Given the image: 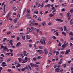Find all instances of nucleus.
Here are the masks:
<instances>
[{
	"instance_id": "nucleus-1",
	"label": "nucleus",
	"mask_w": 73,
	"mask_h": 73,
	"mask_svg": "<svg viewBox=\"0 0 73 73\" xmlns=\"http://www.w3.org/2000/svg\"><path fill=\"white\" fill-rule=\"evenodd\" d=\"M41 40H41L40 41V43L42 44H44V45H46V43L45 42V41H46V38L44 37H42L41 38Z\"/></svg>"
},
{
	"instance_id": "nucleus-2",
	"label": "nucleus",
	"mask_w": 73,
	"mask_h": 73,
	"mask_svg": "<svg viewBox=\"0 0 73 73\" xmlns=\"http://www.w3.org/2000/svg\"><path fill=\"white\" fill-rule=\"evenodd\" d=\"M1 49H3V50H5L6 49H8V48H7V46H2L1 47Z\"/></svg>"
},
{
	"instance_id": "nucleus-3",
	"label": "nucleus",
	"mask_w": 73,
	"mask_h": 73,
	"mask_svg": "<svg viewBox=\"0 0 73 73\" xmlns=\"http://www.w3.org/2000/svg\"><path fill=\"white\" fill-rule=\"evenodd\" d=\"M70 52V49H69L68 50H66L65 52V54H68V53Z\"/></svg>"
},
{
	"instance_id": "nucleus-4",
	"label": "nucleus",
	"mask_w": 73,
	"mask_h": 73,
	"mask_svg": "<svg viewBox=\"0 0 73 73\" xmlns=\"http://www.w3.org/2000/svg\"><path fill=\"white\" fill-rule=\"evenodd\" d=\"M55 20L56 21H60V22H63V20H62L60 19H55Z\"/></svg>"
},
{
	"instance_id": "nucleus-5",
	"label": "nucleus",
	"mask_w": 73,
	"mask_h": 73,
	"mask_svg": "<svg viewBox=\"0 0 73 73\" xmlns=\"http://www.w3.org/2000/svg\"><path fill=\"white\" fill-rule=\"evenodd\" d=\"M44 52L45 53V54H47L48 53V49L45 48L44 49Z\"/></svg>"
},
{
	"instance_id": "nucleus-6",
	"label": "nucleus",
	"mask_w": 73,
	"mask_h": 73,
	"mask_svg": "<svg viewBox=\"0 0 73 73\" xmlns=\"http://www.w3.org/2000/svg\"><path fill=\"white\" fill-rule=\"evenodd\" d=\"M27 31H28V32H32V30H31V29H30V28H29V27H27Z\"/></svg>"
},
{
	"instance_id": "nucleus-7",
	"label": "nucleus",
	"mask_w": 73,
	"mask_h": 73,
	"mask_svg": "<svg viewBox=\"0 0 73 73\" xmlns=\"http://www.w3.org/2000/svg\"><path fill=\"white\" fill-rule=\"evenodd\" d=\"M52 51H50L49 54H48V56L49 57H50V56H52Z\"/></svg>"
},
{
	"instance_id": "nucleus-8",
	"label": "nucleus",
	"mask_w": 73,
	"mask_h": 73,
	"mask_svg": "<svg viewBox=\"0 0 73 73\" xmlns=\"http://www.w3.org/2000/svg\"><path fill=\"white\" fill-rule=\"evenodd\" d=\"M20 45H21V43H20V42H18L16 45V46L17 47H18V46H20Z\"/></svg>"
},
{
	"instance_id": "nucleus-9",
	"label": "nucleus",
	"mask_w": 73,
	"mask_h": 73,
	"mask_svg": "<svg viewBox=\"0 0 73 73\" xmlns=\"http://www.w3.org/2000/svg\"><path fill=\"white\" fill-rule=\"evenodd\" d=\"M63 60V59H60L59 62L58 63V64H59V65H61V64H62V61Z\"/></svg>"
},
{
	"instance_id": "nucleus-10",
	"label": "nucleus",
	"mask_w": 73,
	"mask_h": 73,
	"mask_svg": "<svg viewBox=\"0 0 73 73\" xmlns=\"http://www.w3.org/2000/svg\"><path fill=\"white\" fill-rule=\"evenodd\" d=\"M13 41L12 40H10L9 41V43L10 44L11 46H13V44L12 43Z\"/></svg>"
},
{
	"instance_id": "nucleus-11",
	"label": "nucleus",
	"mask_w": 73,
	"mask_h": 73,
	"mask_svg": "<svg viewBox=\"0 0 73 73\" xmlns=\"http://www.w3.org/2000/svg\"><path fill=\"white\" fill-rule=\"evenodd\" d=\"M13 28H14V26H13V25H12L9 28V29L10 30H11V29H13Z\"/></svg>"
},
{
	"instance_id": "nucleus-12",
	"label": "nucleus",
	"mask_w": 73,
	"mask_h": 73,
	"mask_svg": "<svg viewBox=\"0 0 73 73\" xmlns=\"http://www.w3.org/2000/svg\"><path fill=\"white\" fill-rule=\"evenodd\" d=\"M55 72H59V70H60V69L59 68H57L55 69Z\"/></svg>"
},
{
	"instance_id": "nucleus-13",
	"label": "nucleus",
	"mask_w": 73,
	"mask_h": 73,
	"mask_svg": "<svg viewBox=\"0 0 73 73\" xmlns=\"http://www.w3.org/2000/svg\"><path fill=\"white\" fill-rule=\"evenodd\" d=\"M17 64L18 65H17L16 66V67H18V68H20V66H21L20 64L18 63H17Z\"/></svg>"
},
{
	"instance_id": "nucleus-14",
	"label": "nucleus",
	"mask_w": 73,
	"mask_h": 73,
	"mask_svg": "<svg viewBox=\"0 0 73 73\" xmlns=\"http://www.w3.org/2000/svg\"><path fill=\"white\" fill-rule=\"evenodd\" d=\"M30 65L31 66V67H32V68L33 67V66H34V64H33V63H30Z\"/></svg>"
},
{
	"instance_id": "nucleus-15",
	"label": "nucleus",
	"mask_w": 73,
	"mask_h": 73,
	"mask_svg": "<svg viewBox=\"0 0 73 73\" xmlns=\"http://www.w3.org/2000/svg\"><path fill=\"white\" fill-rule=\"evenodd\" d=\"M26 53H27V52H26V51H24L23 52V54L24 56H25V54H26Z\"/></svg>"
},
{
	"instance_id": "nucleus-16",
	"label": "nucleus",
	"mask_w": 73,
	"mask_h": 73,
	"mask_svg": "<svg viewBox=\"0 0 73 73\" xmlns=\"http://www.w3.org/2000/svg\"><path fill=\"white\" fill-rule=\"evenodd\" d=\"M31 29H32V31H35V30H36V28L31 27Z\"/></svg>"
},
{
	"instance_id": "nucleus-17",
	"label": "nucleus",
	"mask_w": 73,
	"mask_h": 73,
	"mask_svg": "<svg viewBox=\"0 0 73 73\" xmlns=\"http://www.w3.org/2000/svg\"><path fill=\"white\" fill-rule=\"evenodd\" d=\"M34 13H35L36 14H38V12L37 11H35L34 12Z\"/></svg>"
},
{
	"instance_id": "nucleus-18",
	"label": "nucleus",
	"mask_w": 73,
	"mask_h": 73,
	"mask_svg": "<svg viewBox=\"0 0 73 73\" xmlns=\"http://www.w3.org/2000/svg\"><path fill=\"white\" fill-rule=\"evenodd\" d=\"M37 20L38 21H41V18L39 17L38 18Z\"/></svg>"
},
{
	"instance_id": "nucleus-19",
	"label": "nucleus",
	"mask_w": 73,
	"mask_h": 73,
	"mask_svg": "<svg viewBox=\"0 0 73 73\" xmlns=\"http://www.w3.org/2000/svg\"><path fill=\"white\" fill-rule=\"evenodd\" d=\"M62 34H63L65 36H66V33H65L64 31L62 32Z\"/></svg>"
},
{
	"instance_id": "nucleus-20",
	"label": "nucleus",
	"mask_w": 73,
	"mask_h": 73,
	"mask_svg": "<svg viewBox=\"0 0 73 73\" xmlns=\"http://www.w3.org/2000/svg\"><path fill=\"white\" fill-rule=\"evenodd\" d=\"M38 48L40 49H43V47H42V46H39L38 47Z\"/></svg>"
},
{
	"instance_id": "nucleus-21",
	"label": "nucleus",
	"mask_w": 73,
	"mask_h": 73,
	"mask_svg": "<svg viewBox=\"0 0 73 73\" xmlns=\"http://www.w3.org/2000/svg\"><path fill=\"white\" fill-rule=\"evenodd\" d=\"M25 60L26 62L28 61V58L27 57H26L25 58Z\"/></svg>"
},
{
	"instance_id": "nucleus-22",
	"label": "nucleus",
	"mask_w": 73,
	"mask_h": 73,
	"mask_svg": "<svg viewBox=\"0 0 73 73\" xmlns=\"http://www.w3.org/2000/svg\"><path fill=\"white\" fill-rule=\"evenodd\" d=\"M13 9L14 11H16L17 10V8L15 7H14L13 8Z\"/></svg>"
},
{
	"instance_id": "nucleus-23",
	"label": "nucleus",
	"mask_w": 73,
	"mask_h": 73,
	"mask_svg": "<svg viewBox=\"0 0 73 73\" xmlns=\"http://www.w3.org/2000/svg\"><path fill=\"white\" fill-rule=\"evenodd\" d=\"M14 24H16L17 23V19H15L14 20Z\"/></svg>"
},
{
	"instance_id": "nucleus-24",
	"label": "nucleus",
	"mask_w": 73,
	"mask_h": 73,
	"mask_svg": "<svg viewBox=\"0 0 73 73\" xmlns=\"http://www.w3.org/2000/svg\"><path fill=\"white\" fill-rule=\"evenodd\" d=\"M6 6V5H4V10H3L4 12H5V7Z\"/></svg>"
},
{
	"instance_id": "nucleus-25",
	"label": "nucleus",
	"mask_w": 73,
	"mask_h": 73,
	"mask_svg": "<svg viewBox=\"0 0 73 73\" xmlns=\"http://www.w3.org/2000/svg\"><path fill=\"white\" fill-rule=\"evenodd\" d=\"M26 38H27V39H28L29 40L30 39V38H31V37H29V36H28V35L27 36Z\"/></svg>"
},
{
	"instance_id": "nucleus-26",
	"label": "nucleus",
	"mask_w": 73,
	"mask_h": 73,
	"mask_svg": "<svg viewBox=\"0 0 73 73\" xmlns=\"http://www.w3.org/2000/svg\"><path fill=\"white\" fill-rule=\"evenodd\" d=\"M3 70V67H0V73H1V71Z\"/></svg>"
},
{
	"instance_id": "nucleus-27",
	"label": "nucleus",
	"mask_w": 73,
	"mask_h": 73,
	"mask_svg": "<svg viewBox=\"0 0 73 73\" xmlns=\"http://www.w3.org/2000/svg\"><path fill=\"white\" fill-rule=\"evenodd\" d=\"M41 58H42V57H41V56H38L36 58L38 60H39V59H41Z\"/></svg>"
},
{
	"instance_id": "nucleus-28",
	"label": "nucleus",
	"mask_w": 73,
	"mask_h": 73,
	"mask_svg": "<svg viewBox=\"0 0 73 73\" xmlns=\"http://www.w3.org/2000/svg\"><path fill=\"white\" fill-rule=\"evenodd\" d=\"M58 54H59V52L58 51H56V56H58Z\"/></svg>"
},
{
	"instance_id": "nucleus-29",
	"label": "nucleus",
	"mask_w": 73,
	"mask_h": 73,
	"mask_svg": "<svg viewBox=\"0 0 73 73\" xmlns=\"http://www.w3.org/2000/svg\"><path fill=\"white\" fill-rule=\"evenodd\" d=\"M64 30L65 31H66V30H67L66 27V26L64 27Z\"/></svg>"
},
{
	"instance_id": "nucleus-30",
	"label": "nucleus",
	"mask_w": 73,
	"mask_h": 73,
	"mask_svg": "<svg viewBox=\"0 0 73 73\" xmlns=\"http://www.w3.org/2000/svg\"><path fill=\"white\" fill-rule=\"evenodd\" d=\"M50 6H51V5L50 4L46 5V6L47 7H50Z\"/></svg>"
},
{
	"instance_id": "nucleus-31",
	"label": "nucleus",
	"mask_w": 73,
	"mask_h": 73,
	"mask_svg": "<svg viewBox=\"0 0 73 73\" xmlns=\"http://www.w3.org/2000/svg\"><path fill=\"white\" fill-rule=\"evenodd\" d=\"M42 25H43V26H45V25H46L45 22H43L42 24Z\"/></svg>"
},
{
	"instance_id": "nucleus-32",
	"label": "nucleus",
	"mask_w": 73,
	"mask_h": 73,
	"mask_svg": "<svg viewBox=\"0 0 73 73\" xmlns=\"http://www.w3.org/2000/svg\"><path fill=\"white\" fill-rule=\"evenodd\" d=\"M33 24L35 25H38V23H37L34 22L33 23Z\"/></svg>"
},
{
	"instance_id": "nucleus-33",
	"label": "nucleus",
	"mask_w": 73,
	"mask_h": 73,
	"mask_svg": "<svg viewBox=\"0 0 73 73\" xmlns=\"http://www.w3.org/2000/svg\"><path fill=\"white\" fill-rule=\"evenodd\" d=\"M70 15V13L68 12L67 14V17H69V15Z\"/></svg>"
},
{
	"instance_id": "nucleus-34",
	"label": "nucleus",
	"mask_w": 73,
	"mask_h": 73,
	"mask_svg": "<svg viewBox=\"0 0 73 73\" xmlns=\"http://www.w3.org/2000/svg\"><path fill=\"white\" fill-rule=\"evenodd\" d=\"M22 38L23 40H25V36H23L22 37Z\"/></svg>"
},
{
	"instance_id": "nucleus-35",
	"label": "nucleus",
	"mask_w": 73,
	"mask_h": 73,
	"mask_svg": "<svg viewBox=\"0 0 73 73\" xmlns=\"http://www.w3.org/2000/svg\"><path fill=\"white\" fill-rule=\"evenodd\" d=\"M44 53V52L43 51H40L39 52V54H42Z\"/></svg>"
},
{
	"instance_id": "nucleus-36",
	"label": "nucleus",
	"mask_w": 73,
	"mask_h": 73,
	"mask_svg": "<svg viewBox=\"0 0 73 73\" xmlns=\"http://www.w3.org/2000/svg\"><path fill=\"white\" fill-rule=\"evenodd\" d=\"M34 66H35V67H38L39 66L38 65L35 64L34 65Z\"/></svg>"
},
{
	"instance_id": "nucleus-37",
	"label": "nucleus",
	"mask_w": 73,
	"mask_h": 73,
	"mask_svg": "<svg viewBox=\"0 0 73 73\" xmlns=\"http://www.w3.org/2000/svg\"><path fill=\"white\" fill-rule=\"evenodd\" d=\"M27 11L28 12V13H30L31 12V11H30V10H29V9H28L27 10Z\"/></svg>"
},
{
	"instance_id": "nucleus-38",
	"label": "nucleus",
	"mask_w": 73,
	"mask_h": 73,
	"mask_svg": "<svg viewBox=\"0 0 73 73\" xmlns=\"http://www.w3.org/2000/svg\"><path fill=\"white\" fill-rule=\"evenodd\" d=\"M37 16L36 15H34L33 16V18L34 19H36V18H37Z\"/></svg>"
},
{
	"instance_id": "nucleus-39",
	"label": "nucleus",
	"mask_w": 73,
	"mask_h": 73,
	"mask_svg": "<svg viewBox=\"0 0 73 73\" xmlns=\"http://www.w3.org/2000/svg\"><path fill=\"white\" fill-rule=\"evenodd\" d=\"M25 12H26V9L25 8H24V10H23V14L25 13Z\"/></svg>"
},
{
	"instance_id": "nucleus-40",
	"label": "nucleus",
	"mask_w": 73,
	"mask_h": 73,
	"mask_svg": "<svg viewBox=\"0 0 73 73\" xmlns=\"http://www.w3.org/2000/svg\"><path fill=\"white\" fill-rule=\"evenodd\" d=\"M7 65L6 64H2V66L3 67H5V66H7Z\"/></svg>"
},
{
	"instance_id": "nucleus-41",
	"label": "nucleus",
	"mask_w": 73,
	"mask_h": 73,
	"mask_svg": "<svg viewBox=\"0 0 73 73\" xmlns=\"http://www.w3.org/2000/svg\"><path fill=\"white\" fill-rule=\"evenodd\" d=\"M33 61H36V58L35 57H34L33 58Z\"/></svg>"
},
{
	"instance_id": "nucleus-42",
	"label": "nucleus",
	"mask_w": 73,
	"mask_h": 73,
	"mask_svg": "<svg viewBox=\"0 0 73 73\" xmlns=\"http://www.w3.org/2000/svg\"><path fill=\"white\" fill-rule=\"evenodd\" d=\"M62 48H66V47L65 44H64L63 45H62Z\"/></svg>"
},
{
	"instance_id": "nucleus-43",
	"label": "nucleus",
	"mask_w": 73,
	"mask_h": 73,
	"mask_svg": "<svg viewBox=\"0 0 73 73\" xmlns=\"http://www.w3.org/2000/svg\"><path fill=\"white\" fill-rule=\"evenodd\" d=\"M69 34L70 35H72V36H73V33H72V32L70 33Z\"/></svg>"
},
{
	"instance_id": "nucleus-44",
	"label": "nucleus",
	"mask_w": 73,
	"mask_h": 73,
	"mask_svg": "<svg viewBox=\"0 0 73 73\" xmlns=\"http://www.w3.org/2000/svg\"><path fill=\"white\" fill-rule=\"evenodd\" d=\"M20 16L19 15H18L17 17V19H19L20 18Z\"/></svg>"
},
{
	"instance_id": "nucleus-45",
	"label": "nucleus",
	"mask_w": 73,
	"mask_h": 73,
	"mask_svg": "<svg viewBox=\"0 0 73 73\" xmlns=\"http://www.w3.org/2000/svg\"><path fill=\"white\" fill-rule=\"evenodd\" d=\"M3 24V21H2V20H0V25H1Z\"/></svg>"
},
{
	"instance_id": "nucleus-46",
	"label": "nucleus",
	"mask_w": 73,
	"mask_h": 73,
	"mask_svg": "<svg viewBox=\"0 0 73 73\" xmlns=\"http://www.w3.org/2000/svg\"><path fill=\"white\" fill-rule=\"evenodd\" d=\"M30 23H33V22H34V20L33 19H32L30 21Z\"/></svg>"
},
{
	"instance_id": "nucleus-47",
	"label": "nucleus",
	"mask_w": 73,
	"mask_h": 73,
	"mask_svg": "<svg viewBox=\"0 0 73 73\" xmlns=\"http://www.w3.org/2000/svg\"><path fill=\"white\" fill-rule=\"evenodd\" d=\"M55 35H56V36H58L59 35V34H58V33L57 32H56V33H55Z\"/></svg>"
},
{
	"instance_id": "nucleus-48",
	"label": "nucleus",
	"mask_w": 73,
	"mask_h": 73,
	"mask_svg": "<svg viewBox=\"0 0 73 73\" xmlns=\"http://www.w3.org/2000/svg\"><path fill=\"white\" fill-rule=\"evenodd\" d=\"M30 16V15L29 14H28L26 15V17H28V16Z\"/></svg>"
},
{
	"instance_id": "nucleus-49",
	"label": "nucleus",
	"mask_w": 73,
	"mask_h": 73,
	"mask_svg": "<svg viewBox=\"0 0 73 73\" xmlns=\"http://www.w3.org/2000/svg\"><path fill=\"white\" fill-rule=\"evenodd\" d=\"M6 40H7V38H4V39L3 41V42H5V41H6Z\"/></svg>"
},
{
	"instance_id": "nucleus-50",
	"label": "nucleus",
	"mask_w": 73,
	"mask_h": 73,
	"mask_svg": "<svg viewBox=\"0 0 73 73\" xmlns=\"http://www.w3.org/2000/svg\"><path fill=\"white\" fill-rule=\"evenodd\" d=\"M42 51V50H38L36 51V52H41Z\"/></svg>"
},
{
	"instance_id": "nucleus-51",
	"label": "nucleus",
	"mask_w": 73,
	"mask_h": 73,
	"mask_svg": "<svg viewBox=\"0 0 73 73\" xmlns=\"http://www.w3.org/2000/svg\"><path fill=\"white\" fill-rule=\"evenodd\" d=\"M61 42H59V44L58 45V46H61Z\"/></svg>"
},
{
	"instance_id": "nucleus-52",
	"label": "nucleus",
	"mask_w": 73,
	"mask_h": 73,
	"mask_svg": "<svg viewBox=\"0 0 73 73\" xmlns=\"http://www.w3.org/2000/svg\"><path fill=\"white\" fill-rule=\"evenodd\" d=\"M44 7V3H42V4L41 5L40 7V8H42V7Z\"/></svg>"
},
{
	"instance_id": "nucleus-53",
	"label": "nucleus",
	"mask_w": 73,
	"mask_h": 73,
	"mask_svg": "<svg viewBox=\"0 0 73 73\" xmlns=\"http://www.w3.org/2000/svg\"><path fill=\"white\" fill-rule=\"evenodd\" d=\"M39 34L40 35H42V32L41 31H40L39 32Z\"/></svg>"
},
{
	"instance_id": "nucleus-54",
	"label": "nucleus",
	"mask_w": 73,
	"mask_h": 73,
	"mask_svg": "<svg viewBox=\"0 0 73 73\" xmlns=\"http://www.w3.org/2000/svg\"><path fill=\"white\" fill-rule=\"evenodd\" d=\"M52 22H50L48 23V25H51Z\"/></svg>"
},
{
	"instance_id": "nucleus-55",
	"label": "nucleus",
	"mask_w": 73,
	"mask_h": 73,
	"mask_svg": "<svg viewBox=\"0 0 73 73\" xmlns=\"http://www.w3.org/2000/svg\"><path fill=\"white\" fill-rule=\"evenodd\" d=\"M36 31L37 33H38L40 31V29H37Z\"/></svg>"
},
{
	"instance_id": "nucleus-56",
	"label": "nucleus",
	"mask_w": 73,
	"mask_h": 73,
	"mask_svg": "<svg viewBox=\"0 0 73 73\" xmlns=\"http://www.w3.org/2000/svg\"><path fill=\"white\" fill-rule=\"evenodd\" d=\"M21 56L22 58H24V55H23V54H21Z\"/></svg>"
},
{
	"instance_id": "nucleus-57",
	"label": "nucleus",
	"mask_w": 73,
	"mask_h": 73,
	"mask_svg": "<svg viewBox=\"0 0 73 73\" xmlns=\"http://www.w3.org/2000/svg\"><path fill=\"white\" fill-rule=\"evenodd\" d=\"M59 57H61V58H63V57H64V56L61 55H60Z\"/></svg>"
},
{
	"instance_id": "nucleus-58",
	"label": "nucleus",
	"mask_w": 73,
	"mask_h": 73,
	"mask_svg": "<svg viewBox=\"0 0 73 73\" xmlns=\"http://www.w3.org/2000/svg\"><path fill=\"white\" fill-rule=\"evenodd\" d=\"M56 9H55L53 11H52V13H54V12H56Z\"/></svg>"
},
{
	"instance_id": "nucleus-59",
	"label": "nucleus",
	"mask_w": 73,
	"mask_h": 73,
	"mask_svg": "<svg viewBox=\"0 0 73 73\" xmlns=\"http://www.w3.org/2000/svg\"><path fill=\"white\" fill-rule=\"evenodd\" d=\"M26 62H26V61H25L24 60V61H23L22 62V64H24V63H25Z\"/></svg>"
},
{
	"instance_id": "nucleus-60",
	"label": "nucleus",
	"mask_w": 73,
	"mask_h": 73,
	"mask_svg": "<svg viewBox=\"0 0 73 73\" xmlns=\"http://www.w3.org/2000/svg\"><path fill=\"white\" fill-rule=\"evenodd\" d=\"M53 15H52V14H50L49 15V16H50V17H52V16H53Z\"/></svg>"
},
{
	"instance_id": "nucleus-61",
	"label": "nucleus",
	"mask_w": 73,
	"mask_h": 73,
	"mask_svg": "<svg viewBox=\"0 0 73 73\" xmlns=\"http://www.w3.org/2000/svg\"><path fill=\"white\" fill-rule=\"evenodd\" d=\"M58 6H59L58 5H56L55 6V8H57V7H58Z\"/></svg>"
},
{
	"instance_id": "nucleus-62",
	"label": "nucleus",
	"mask_w": 73,
	"mask_h": 73,
	"mask_svg": "<svg viewBox=\"0 0 73 73\" xmlns=\"http://www.w3.org/2000/svg\"><path fill=\"white\" fill-rule=\"evenodd\" d=\"M69 32V30H66V33H68Z\"/></svg>"
},
{
	"instance_id": "nucleus-63",
	"label": "nucleus",
	"mask_w": 73,
	"mask_h": 73,
	"mask_svg": "<svg viewBox=\"0 0 73 73\" xmlns=\"http://www.w3.org/2000/svg\"><path fill=\"white\" fill-rule=\"evenodd\" d=\"M21 59L20 58H18V60L19 62H21Z\"/></svg>"
},
{
	"instance_id": "nucleus-64",
	"label": "nucleus",
	"mask_w": 73,
	"mask_h": 73,
	"mask_svg": "<svg viewBox=\"0 0 73 73\" xmlns=\"http://www.w3.org/2000/svg\"><path fill=\"white\" fill-rule=\"evenodd\" d=\"M70 12L71 13H73V9H72L70 10Z\"/></svg>"
}]
</instances>
